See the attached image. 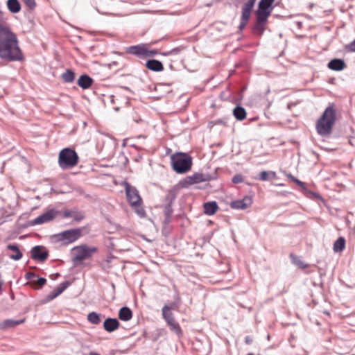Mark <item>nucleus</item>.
<instances>
[{"instance_id": "obj_1", "label": "nucleus", "mask_w": 355, "mask_h": 355, "mask_svg": "<svg viewBox=\"0 0 355 355\" xmlns=\"http://www.w3.org/2000/svg\"><path fill=\"white\" fill-rule=\"evenodd\" d=\"M0 58L8 61L21 60L23 53L17 35L6 24L0 23Z\"/></svg>"}, {"instance_id": "obj_2", "label": "nucleus", "mask_w": 355, "mask_h": 355, "mask_svg": "<svg viewBox=\"0 0 355 355\" xmlns=\"http://www.w3.org/2000/svg\"><path fill=\"white\" fill-rule=\"evenodd\" d=\"M336 121V110L333 106L327 107L317 120L315 129L317 133L323 137H329Z\"/></svg>"}, {"instance_id": "obj_3", "label": "nucleus", "mask_w": 355, "mask_h": 355, "mask_svg": "<svg viewBox=\"0 0 355 355\" xmlns=\"http://www.w3.org/2000/svg\"><path fill=\"white\" fill-rule=\"evenodd\" d=\"M124 185L128 202L140 218H144L146 211L142 207V199L138 190L127 182H124Z\"/></svg>"}, {"instance_id": "obj_4", "label": "nucleus", "mask_w": 355, "mask_h": 355, "mask_svg": "<svg viewBox=\"0 0 355 355\" xmlns=\"http://www.w3.org/2000/svg\"><path fill=\"white\" fill-rule=\"evenodd\" d=\"M172 168L177 173L189 171L192 166V157L184 153H176L171 157Z\"/></svg>"}, {"instance_id": "obj_5", "label": "nucleus", "mask_w": 355, "mask_h": 355, "mask_svg": "<svg viewBox=\"0 0 355 355\" xmlns=\"http://www.w3.org/2000/svg\"><path fill=\"white\" fill-rule=\"evenodd\" d=\"M78 162L77 153L71 148H64L59 153L58 164L62 169L73 168L78 164Z\"/></svg>"}, {"instance_id": "obj_6", "label": "nucleus", "mask_w": 355, "mask_h": 355, "mask_svg": "<svg viewBox=\"0 0 355 355\" xmlns=\"http://www.w3.org/2000/svg\"><path fill=\"white\" fill-rule=\"evenodd\" d=\"M211 177L209 174H205L202 173H195L192 175H189L186 177L182 182V185L184 187H187L188 186L200 183L202 182H207L211 180Z\"/></svg>"}, {"instance_id": "obj_7", "label": "nucleus", "mask_w": 355, "mask_h": 355, "mask_svg": "<svg viewBox=\"0 0 355 355\" xmlns=\"http://www.w3.org/2000/svg\"><path fill=\"white\" fill-rule=\"evenodd\" d=\"M274 1L275 0H260L255 15L268 17L274 8L272 6Z\"/></svg>"}, {"instance_id": "obj_8", "label": "nucleus", "mask_w": 355, "mask_h": 355, "mask_svg": "<svg viewBox=\"0 0 355 355\" xmlns=\"http://www.w3.org/2000/svg\"><path fill=\"white\" fill-rule=\"evenodd\" d=\"M73 261L76 264L80 263L89 255V250L86 247H76L72 250Z\"/></svg>"}, {"instance_id": "obj_9", "label": "nucleus", "mask_w": 355, "mask_h": 355, "mask_svg": "<svg viewBox=\"0 0 355 355\" xmlns=\"http://www.w3.org/2000/svg\"><path fill=\"white\" fill-rule=\"evenodd\" d=\"M268 18V17L256 15V22L252 28L253 34L258 36H261L263 35L266 30Z\"/></svg>"}, {"instance_id": "obj_10", "label": "nucleus", "mask_w": 355, "mask_h": 355, "mask_svg": "<svg viewBox=\"0 0 355 355\" xmlns=\"http://www.w3.org/2000/svg\"><path fill=\"white\" fill-rule=\"evenodd\" d=\"M80 236L78 230H70L64 231L57 235L59 241H67V243H72Z\"/></svg>"}, {"instance_id": "obj_11", "label": "nucleus", "mask_w": 355, "mask_h": 355, "mask_svg": "<svg viewBox=\"0 0 355 355\" xmlns=\"http://www.w3.org/2000/svg\"><path fill=\"white\" fill-rule=\"evenodd\" d=\"M252 204V197L246 196L241 200L232 201L230 203V207L234 209L244 210L251 206Z\"/></svg>"}, {"instance_id": "obj_12", "label": "nucleus", "mask_w": 355, "mask_h": 355, "mask_svg": "<svg viewBox=\"0 0 355 355\" xmlns=\"http://www.w3.org/2000/svg\"><path fill=\"white\" fill-rule=\"evenodd\" d=\"M146 46H147L146 44L130 46L126 49V53L134 55L139 58H145Z\"/></svg>"}, {"instance_id": "obj_13", "label": "nucleus", "mask_w": 355, "mask_h": 355, "mask_svg": "<svg viewBox=\"0 0 355 355\" xmlns=\"http://www.w3.org/2000/svg\"><path fill=\"white\" fill-rule=\"evenodd\" d=\"M49 256L48 252L42 246H35L31 250V258L40 261H45Z\"/></svg>"}, {"instance_id": "obj_14", "label": "nucleus", "mask_w": 355, "mask_h": 355, "mask_svg": "<svg viewBox=\"0 0 355 355\" xmlns=\"http://www.w3.org/2000/svg\"><path fill=\"white\" fill-rule=\"evenodd\" d=\"M57 212L54 209H51L37 217L33 222L34 225H39L48 223L55 218Z\"/></svg>"}, {"instance_id": "obj_15", "label": "nucleus", "mask_w": 355, "mask_h": 355, "mask_svg": "<svg viewBox=\"0 0 355 355\" xmlns=\"http://www.w3.org/2000/svg\"><path fill=\"white\" fill-rule=\"evenodd\" d=\"M64 218H71L75 222H80L85 218V215L78 209H66L63 211Z\"/></svg>"}, {"instance_id": "obj_16", "label": "nucleus", "mask_w": 355, "mask_h": 355, "mask_svg": "<svg viewBox=\"0 0 355 355\" xmlns=\"http://www.w3.org/2000/svg\"><path fill=\"white\" fill-rule=\"evenodd\" d=\"M68 286L69 283L67 282H62L46 297L45 301L50 302L53 300L56 297L60 295L67 288Z\"/></svg>"}, {"instance_id": "obj_17", "label": "nucleus", "mask_w": 355, "mask_h": 355, "mask_svg": "<svg viewBox=\"0 0 355 355\" xmlns=\"http://www.w3.org/2000/svg\"><path fill=\"white\" fill-rule=\"evenodd\" d=\"M327 67L333 71H342L347 67V64L344 60L340 58H334L328 62Z\"/></svg>"}, {"instance_id": "obj_18", "label": "nucleus", "mask_w": 355, "mask_h": 355, "mask_svg": "<svg viewBox=\"0 0 355 355\" xmlns=\"http://www.w3.org/2000/svg\"><path fill=\"white\" fill-rule=\"evenodd\" d=\"M145 66L148 69L155 72H160L164 70V65L162 62L155 59L147 60Z\"/></svg>"}, {"instance_id": "obj_19", "label": "nucleus", "mask_w": 355, "mask_h": 355, "mask_svg": "<svg viewBox=\"0 0 355 355\" xmlns=\"http://www.w3.org/2000/svg\"><path fill=\"white\" fill-rule=\"evenodd\" d=\"M120 323L116 318H108L103 322V327L107 332H112L119 327Z\"/></svg>"}, {"instance_id": "obj_20", "label": "nucleus", "mask_w": 355, "mask_h": 355, "mask_svg": "<svg viewBox=\"0 0 355 355\" xmlns=\"http://www.w3.org/2000/svg\"><path fill=\"white\" fill-rule=\"evenodd\" d=\"M6 249L12 252V253L9 254L10 259L17 261L22 258L23 253L16 244H9L7 245Z\"/></svg>"}, {"instance_id": "obj_21", "label": "nucleus", "mask_w": 355, "mask_h": 355, "mask_svg": "<svg viewBox=\"0 0 355 355\" xmlns=\"http://www.w3.org/2000/svg\"><path fill=\"white\" fill-rule=\"evenodd\" d=\"M297 186L300 187L303 191V193L306 196V197H309V198H320V196L317 193H315L313 191H309L307 187H306V184L304 182L300 181V180H298L297 178H296L294 182Z\"/></svg>"}, {"instance_id": "obj_22", "label": "nucleus", "mask_w": 355, "mask_h": 355, "mask_svg": "<svg viewBox=\"0 0 355 355\" xmlns=\"http://www.w3.org/2000/svg\"><path fill=\"white\" fill-rule=\"evenodd\" d=\"M24 320H15L11 319H7L0 322V329H8L10 328H14L16 326L22 324L24 322Z\"/></svg>"}, {"instance_id": "obj_23", "label": "nucleus", "mask_w": 355, "mask_h": 355, "mask_svg": "<svg viewBox=\"0 0 355 355\" xmlns=\"http://www.w3.org/2000/svg\"><path fill=\"white\" fill-rule=\"evenodd\" d=\"M203 207L205 214L209 216L214 214L218 209V206L216 201L205 202L203 205Z\"/></svg>"}, {"instance_id": "obj_24", "label": "nucleus", "mask_w": 355, "mask_h": 355, "mask_svg": "<svg viewBox=\"0 0 355 355\" xmlns=\"http://www.w3.org/2000/svg\"><path fill=\"white\" fill-rule=\"evenodd\" d=\"M119 318L122 321H129L132 318V311L128 306H123L119 311Z\"/></svg>"}, {"instance_id": "obj_25", "label": "nucleus", "mask_w": 355, "mask_h": 355, "mask_svg": "<svg viewBox=\"0 0 355 355\" xmlns=\"http://www.w3.org/2000/svg\"><path fill=\"white\" fill-rule=\"evenodd\" d=\"M246 111L240 105L236 106L233 110V115L238 121H243L246 118Z\"/></svg>"}, {"instance_id": "obj_26", "label": "nucleus", "mask_w": 355, "mask_h": 355, "mask_svg": "<svg viewBox=\"0 0 355 355\" xmlns=\"http://www.w3.org/2000/svg\"><path fill=\"white\" fill-rule=\"evenodd\" d=\"M345 239L340 236L334 243L333 250L335 252H341L345 248Z\"/></svg>"}, {"instance_id": "obj_27", "label": "nucleus", "mask_w": 355, "mask_h": 355, "mask_svg": "<svg viewBox=\"0 0 355 355\" xmlns=\"http://www.w3.org/2000/svg\"><path fill=\"white\" fill-rule=\"evenodd\" d=\"M7 6L8 10L12 13H17L21 10V6L18 0H8Z\"/></svg>"}, {"instance_id": "obj_28", "label": "nucleus", "mask_w": 355, "mask_h": 355, "mask_svg": "<svg viewBox=\"0 0 355 355\" xmlns=\"http://www.w3.org/2000/svg\"><path fill=\"white\" fill-rule=\"evenodd\" d=\"M164 223L168 224L171 222V216L173 212L172 205H164Z\"/></svg>"}, {"instance_id": "obj_29", "label": "nucleus", "mask_w": 355, "mask_h": 355, "mask_svg": "<svg viewBox=\"0 0 355 355\" xmlns=\"http://www.w3.org/2000/svg\"><path fill=\"white\" fill-rule=\"evenodd\" d=\"M275 177V172L263 171L259 173V180L261 181H268L274 179Z\"/></svg>"}, {"instance_id": "obj_30", "label": "nucleus", "mask_w": 355, "mask_h": 355, "mask_svg": "<svg viewBox=\"0 0 355 355\" xmlns=\"http://www.w3.org/2000/svg\"><path fill=\"white\" fill-rule=\"evenodd\" d=\"M176 198V194L174 191L169 190L164 198L165 205H172Z\"/></svg>"}, {"instance_id": "obj_31", "label": "nucleus", "mask_w": 355, "mask_h": 355, "mask_svg": "<svg viewBox=\"0 0 355 355\" xmlns=\"http://www.w3.org/2000/svg\"><path fill=\"white\" fill-rule=\"evenodd\" d=\"M62 78L65 83H71L75 78V73L71 70H67L62 73Z\"/></svg>"}, {"instance_id": "obj_32", "label": "nucleus", "mask_w": 355, "mask_h": 355, "mask_svg": "<svg viewBox=\"0 0 355 355\" xmlns=\"http://www.w3.org/2000/svg\"><path fill=\"white\" fill-rule=\"evenodd\" d=\"M78 85L83 89L89 88V76L83 75L78 80Z\"/></svg>"}, {"instance_id": "obj_33", "label": "nucleus", "mask_w": 355, "mask_h": 355, "mask_svg": "<svg viewBox=\"0 0 355 355\" xmlns=\"http://www.w3.org/2000/svg\"><path fill=\"white\" fill-rule=\"evenodd\" d=\"M254 5L247 1L242 8L241 15L250 17L251 12L253 9Z\"/></svg>"}, {"instance_id": "obj_34", "label": "nucleus", "mask_w": 355, "mask_h": 355, "mask_svg": "<svg viewBox=\"0 0 355 355\" xmlns=\"http://www.w3.org/2000/svg\"><path fill=\"white\" fill-rule=\"evenodd\" d=\"M162 317L165 320V321L172 320V318L174 317L173 314L171 311H168V308L166 306H164L162 309Z\"/></svg>"}, {"instance_id": "obj_35", "label": "nucleus", "mask_w": 355, "mask_h": 355, "mask_svg": "<svg viewBox=\"0 0 355 355\" xmlns=\"http://www.w3.org/2000/svg\"><path fill=\"white\" fill-rule=\"evenodd\" d=\"M101 322V315L96 312H90V323L98 324Z\"/></svg>"}, {"instance_id": "obj_36", "label": "nucleus", "mask_w": 355, "mask_h": 355, "mask_svg": "<svg viewBox=\"0 0 355 355\" xmlns=\"http://www.w3.org/2000/svg\"><path fill=\"white\" fill-rule=\"evenodd\" d=\"M249 19L250 17L241 15L240 24L239 26V32H241L245 28Z\"/></svg>"}, {"instance_id": "obj_37", "label": "nucleus", "mask_w": 355, "mask_h": 355, "mask_svg": "<svg viewBox=\"0 0 355 355\" xmlns=\"http://www.w3.org/2000/svg\"><path fill=\"white\" fill-rule=\"evenodd\" d=\"M180 304V297L178 294L176 295V300L175 302H171L170 304H166L165 306H168V311H171V309H177L179 307Z\"/></svg>"}, {"instance_id": "obj_38", "label": "nucleus", "mask_w": 355, "mask_h": 355, "mask_svg": "<svg viewBox=\"0 0 355 355\" xmlns=\"http://www.w3.org/2000/svg\"><path fill=\"white\" fill-rule=\"evenodd\" d=\"M171 331H174L177 335L182 334V329L180 324L176 322L169 326Z\"/></svg>"}, {"instance_id": "obj_39", "label": "nucleus", "mask_w": 355, "mask_h": 355, "mask_svg": "<svg viewBox=\"0 0 355 355\" xmlns=\"http://www.w3.org/2000/svg\"><path fill=\"white\" fill-rule=\"evenodd\" d=\"M291 257H293L295 260L293 261L294 263L297 265L300 268H306L308 267V264L305 263L302 260L297 259V257H294V256L291 254Z\"/></svg>"}, {"instance_id": "obj_40", "label": "nucleus", "mask_w": 355, "mask_h": 355, "mask_svg": "<svg viewBox=\"0 0 355 355\" xmlns=\"http://www.w3.org/2000/svg\"><path fill=\"white\" fill-rule=\"evenodd\" d=\"M23 2L30 10L35 9L37 6L35 0H23Z\"/></svg>"}, {"instance_id": "obj_41", "label": "nucleus", "mask_w": 355, "mask_h": 355, "mask_svg": "<svg viewBox=\"0 0 355 355\" xmlns=\"http://www.w3.org/2000/svg\"><path fill=\"white\" fill-rule=\"evenodd\" d=\"M158 53V51L157 49L149 50L146 46V53H145V58L148 57H153Z\"/></svg>"}, {"instance_id": "obj_42", "label": "nucleus", "mask_w": 355, "mask_h": 355, "mask_svg": "<svg viewBox=\"0 0 355 355\" xmlns=\"http://www.w3.org/2000/svg\"><path fill=\"white\" fill-rule=\"evenodd\" d=\"M180 52V48H174V49H171L169 51L162 53V55H163L164 56H168V55H177Z\"/></svg>"}, {"instance_id": "obj_43", "label": "nucleus", "mask_w": 355, "mask_h": 355, "mask_svg": "<svg viewBox=\"0 0 355 355\" xmlns=\"http://www.w3.org/2000/svg\"><path fill=\"white\" fill-rule=\"evenodd\" d=\"M232 181L234 184L241 183L243 182V177L241 174H236L232 178Z\"/></svg>"}, {"instance_id": "obj_44", "label": "nucleus", "mask_w": 355, "mask_h": 355, "mask_svg": "<svg viewBox=\"0 0 355 355\" xmlns=\"http://www.w3.org/2000/svg\"><path fill=\"white\" fill-rule=\"evenodd\" d=\"M345 49L349 52H354L355 53V39L351 42L349 44L346 45Z\"/></svg>"}, {"instance_id": "obj_45", "label": "nucleus", "mask_w": 355, "mask_h": 355, "mask_svg": "<svg viewBox=\"0 0 355 355\" xmlns=\"http://www.w3.org/2000/svg\"><path fill=\"white\" fill-rule=\"evenodd\" d=\"M46 282V279L43 278V277H40V278H38L37 282H36V284L40 286H42L43 285H44Z\"/></svg>"}, {"instance_id": "obj_46", "label": "nucleus", "mask_w": 355, "mask_h": 355, "mask_svg": "<svg viewBox=\"0 0 355 355\" xmlns=\"http://www.w3.org/2000/svg\"><path fill=\"white\" fill-rule=\"evenodd\" d=\"M252 341H253V340H252V338L250 336H246L245 337V344L250 345V344L252 343Z\"/></svg>"}, {"instance_id": "obj_47", "label": "nucleus", "mask_w": 355, "mask_h": 355, "mask_svg": "<svg viewBox=\"0 0 355 355\" xmlns=\"http://www.w3.org/2000/svg\"><path fill=\"white\" fill-rule=\"evenodd\" d=\"M214 124H221L226 125L225 122L223 119H218L214 121Z\"/></svg>"}, {"instance_id": "obj_48", "label": "nucleus", "mask_w": 355, "mask_h": 355, "mask_svg": "<svg viewBox=\"0 0 355 355\" xmlns=\"http://www.w3.org/2000/svg\"><path fill=\"white\" fill-rule=\"evenodd\" d=\"M286 176L292 181L294 182V180L296 179L295 176H293L292 174L288 173L286 175Z\"/></svg>"}, {"instance_id": "obj_49", "label": "nucleus", "mask_w": 355, "mask_h": 355, "mask_svg": "<svg viewBox=\"0 0 355 355\" xmlns=\"http://www.w3.org/2000/svg\"><path fill=\"white\" fill-rule=\"evenodd\" d=\"M175 322H176V321H175L174 317L172 318V320H170L166 321V323L168 326H170L171 324H174Z\"/></svg>"}, {"instance_id": "obj_50", "label": "nucleus", "mask_w": 355, "mask_h": 355, "mask_svg": "<svg viewBox=\"0 0 355 355\" xmlns=\"http://www.w3.org/2000/svg\"><path fill=\"white\" fill-rule=\"evenodd\" d=\"M109 98H110V102H111L112 103H114V96L111 95V96H109Z\"/></svg>"}, {"instance_id": "obj_51", "label": "nucleus", "mask_w": 355, "mask_h": 355, "mask_svg": "<svg viewBox=\"0 0 355 355\" xmlns=\"http://www.w3.org/2000/svg\"><path fill=\"white\" fill-rule=\"evenodd\" d=\"M96 251V248H92L90 247V254L95 252Z\"/></svg>"}, {"instance_id": "obj_52", "label": "nucleus", "mask_w": 355, "mask_h": 355, "mask_svg": "<svg viewBox=\"0 0 355 355\" xmlns=\"http://www.w3.org/2000/svg\"><path fill=\"white\" fill-rule=\"evenodd\" d=\"M248 1L250 2V3H252V4H253L254 6L256 0H248Z\"/></svg>"}, {"instance_id": "obj_53", "label": "nucleus", "mask_w": 355, "mask_h": 355, "mask_svg": "<svg viewBox=\"0 0 355 355\" xmlns=\"http://www.w3.org/2000/svg\"><path fill=\"white\" fill-rule=\"evenodd\" d=\"M213 4H214V2H213V1H211V2H210V3H207V4H206V6H207V7H210V6H211Z\"/></svg>"}, {"instance_id": "obj_54", "label": "nucleus", "mask_w": 355, "mask_h": 355, "mask_svg": "<svg viewBox=\"0 0 355 355\" xmlns=\"http://www.w3.org/2000/svg\"><path fill=\"white\" fill-rule=\"evenodd\" d=\"M133 121H135L136 123H139L141 121V119H133Z\"/></svg>"}, {"instance_id": "obj_55", "label": "nucleus", "mask_w": 355, "mask_h": 355, "mask_svg": "<svg viewBox=\"0 0 355 355\" xmlns=\"http://www.w3.org/2000/svg\"><path fill=\"white\" fill-rule=\"evenodd\" d=\"M90 355H100V354L95 353V352H90Z\"/></svg>"}, {"instance_id": "obj_56", "label": "nucleus", "mask_w": 355, "mask_h": 355, "mask_svg": "<svg viewBox=\"0 0 355 355\" xmlns=\"http://www.w3.org/2000/svg\"><path fill=\"white\" fill-rule=\"evenodd\" d=\"M222 0H214V3H218L220 2Z\"/></svg>"}, {"instance_id": "obj_57", "label": "nucleus", "mask_w": 355, "mask_h": 355, "mask_svg": "<svg viewBox=\"0 0 355 355\" xmlns=\"http://www.w3.org/2000/svg\"><path fill=\"white\" fill-rule=\"evenodd\" d=\"M89 81H90V86H91L92 85V83H93V80H92V78H90Z\"/></svg>"}, {"instance_id": "obj_58", "label": "nucleus", "mask_w": 355, "mask_h": 355, "mask_svg": "<svg viewBox=\"0 0 355 355\" xmlns=\"http://www.w3.org/2000/svg\"><path fill=\"white\" fill-rule=\"evenodd\" d=\"M157 42H152L151 44H155Z\"/></svg>"}]
</instances>
